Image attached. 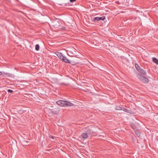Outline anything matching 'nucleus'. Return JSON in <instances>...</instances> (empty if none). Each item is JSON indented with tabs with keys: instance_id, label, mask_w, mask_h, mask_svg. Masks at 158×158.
<instances>
[{
	"instance_id": "18",
	"label": "nucleus",
	"mask_w": 158,
	"mask_h": 158,
	"mask_svg": "<svg viewBox=\"0 0 158 158\" xmlns=\"http://www.w3.org/2000/svg\"><path fill=\"white\" fill-rule=\"evenodd\" d=\"M135 131L138 136H140V134L139 133V131L137 130L136 129L135 130Z\"/></svg>"
},
{
	"instance_id": "11",
	"label": "nucleus",
	"mask_w": 158,
	"mask_h": 158,
	"mask_svg": "<svg viewBox=\"0 0 158 158\" xmlns=\"http://www.w3.org/2000/svg\"><path fill=\"white\" fill-rule=\"evenodd\" d=\"M86 133H87L88 134H91L93 133V132L91 129L89 130L88 129V130L86 131Z\"/></svg>"
},
{
	"instance_id": "23",
	"label": "nucleus",
	"mask_w": 158,
	"mask_h": 158,
	"mask_svg": "<svg viewBox=\"0 0 158 158\" xmlns=\"http://www.w3.org/2000/svg\"><path fill=\"white\" fill-rule=\"evenodd\" d=\"M76 0H70V2H74L76 1Z\"/></svg>"
},
{
	"instance_id": "6",
	"label": "nucleus",
	"mask_w": 158,
	"mask_h": 158,
	"mask_svg": "<svg viewBox=\"0 0 158 158\" xmlns=\"http://www.w3.org/2000/svg\"><path fill=\"white\" fill-rule=\"evenodd\" d=\"M73 105V104L70 102H67L65 101L64 106H71Z\"/></svg>"
},
{
	"instance_id": "2",
	"label": "nucleus",
	"mask_w": 158,
	"mask_h": 158,
	"mask_svg": "<svg viewBox=\"0 0 158 158\" xmlns=\"http://www.w3.org/2000/svg\"><path fill=\"white\" fill-rule=\"evenodd\" d=\"M138 77L143 82L146 83L149 81V79L147 78L142 76L140 74H138L137 75Z\"/></svg>"
},
{
	"instance_id": "17",
	"label": "nucleus",
	"mask_w": 158,
	"mask_h": 158,
	"mask_svg": "<svg viewBox=\"0 0 158 158\" xmlns=\"http://www.w3.org/2000/svg\"><path fill=\"white\" fill-rule=\"evenodd\" d=\"M39 45L38 44H37L35 46V49L36 51H38L39 49Z\"/></svg>"
},
{
	"instance_id": "21",
	"label": "nucleus",
	"mask_w": 158,
	"mask_h": 158,
	"mask_svg": "<svg viewBox=\"0 0 158 158\" xmlns=\"http://www.w3.org/2000/svg\"><path fill=\"white\" fill-rule=\"evenodd\" d=\"M61 85H64L67 86V85L68 84L65 83H63H63H61Z\"/></svg>"
},
{
	"instance_id": "4",
	"label": "nucleus",
	"mask_w": 158,
	"mask_h": 158,
	"mask_svg": "<svg viewBox=\"0 0 158 158\" xmlns=\"http://www.w3.org/2000/svg\"><path fill=\"white\" fill-rule=\"evenodd\" d=\"M65 101L64 100H59L56 102V104L61 106H64L65 103Z\"/></svg>"
},
{
	"instance_id": "12",
	"label": "nucleus",
	"mask_w": 158,
	"mask_h": 158,
	"mask_svg": "<svg viewBox=\"0 0 158 158\" xmlns=\"http://www.w3.org/2000/svg\"><path fill=\"white\" fill-rule=\"evenodd\" d=\"M135 67L138 71L141 69L139 66L137 64H135Z\"/></svg>"
},
{
	"instance_id": "16",
	"label": "nucleus",
	"mask_w": 158,
	"mask_h": 158,
	"mask_svg": "<svg viewBox=\"0 0 158 158\" xmlns=\"http://www.w3.org/2000/svg\"><path fill=\"white\" fill-rule=\"evenodd\" d=\"M131 127L134 130V131H135V130L137 129L135 127V125L134 124H132L131 125Z\"/></svg>"
},
{
	"instance_id": "8",
	"label": "nucleus",
	"mask_w": 158,
	"mask_h": 158,
	"mask_svg": "<svg viewBox=\"0 0 158 158\" xmlns=\"http://www.w3.org/2000/svg\"><path fill=\"white\" fill-rule=\"evenodd\" d=\"M62 61H63L64 62L66 63H71V61L70 60H68L67 59H66L65 57H64V58H63Z\"/></svg>"
},
{
	"instance_id": "20",
	"label": "nucleus",
	"mask_w": 158,
	"mask_h": 158,
	"mask_svg": "<svg viewBox=\"0 0 158 158\" xmlns=\"http://www.w3.org/2000/svg\"><path fill=\"white\" fill-rule=\"evenodd\" d=\"M7 91L8 92L12 93L13 92V91L11 89H8L7 90Z\"/></svg>"
},
{
	"instance_id": "24",
	"label": "nucleus",
	"mask_w": 158,
	"mask_h": 158,
	"mask_svg": "<svg viewBox=\"0 0 158 158\" xmlns=\"http://www.w3.org/2000/svg\"><path fill=\"white\" fill-rule=\"evenodd\" d=\"M49 137L50 138H51L52 139H54V137H53V136H52V135H49Z\"/></svg>"
},
{
	"instance_id": "25",
	"label": "nucleus",
	"mask_w": 158,
	"mask_h": 158,
	"mask_svg": "<svg viewBox=\"0 0 158 158\" xmlns=\"http://www.w3.org/2000/svg\"><path fill=\"white\" fill-rule=\"evenodd\" d=\"M2 74V73L0 71V75H1Z\"/></svg>"
},
{
	"instance_id": "19",
	"label": "nucleus",
	"mask_w": 158,
	"mask_h": 158,
	"mask_svg": "<svg viewBox=\"0 0 158 158\" xmlns=\"http://www.w3.org/2000/svg\"><path fill=\"white\" fill-rule=\"evenodd\" d=\"M59 58L61 60H63V58H64V56H63V55L61 56H60V57H59Z\"/></svg>"
},
{
	"instance_id": "13",
	"label": "nucleus",
	"mask_w": 158,
	"mask_h": 158,
	"mask_svg": "<svg viewBox=\"0 0 158 158\" xmlns=\"http://www.w3.org/2000/svg\"><path fill=\"white\" fill-rule=\"evenodd\" d=\"M56 54L57 56L59 58L63 54L62 53L60 52H56Z\"/></svg>"
},
{
	"instance_id": "9",
	"label": "nucleus",
	"mask_w": 158,
	"mask_h": 158,
	"mask_svg": "<svg viewBox=\"0 0 158 158\" xmlns=\"http://www.w3.org/2000/svg\"><path fill=\"white\" fill-rule=\"evenodd\" d=\"M121 109L120 110H123L124 111L127 112V113H130V110H129L128 109L125 108L124 107H121Z\"/></svg>"
},
{
	"instance_id": "7",
	"label": "nucleus",
	"mask_w": 158,
	"mask_h": 158,
	"mask_svg": "<svg viewBox=\"0 0 158 158\" xmlns=\"http://www.w3.org/2000/svg\"><path fill=\"white\" fill-rule=\"evenodd\" d=\"M138 72L142 74L145 75L146 74V72L144 70L140 69Z\"/></svg>"
},
{
	"instance_id": "15",
	"label": "nucleus",
	"mask_w": 158,
	"mask_h": 158,
	"mask_svg": "<svg viewBox=\"0 0 158 158\" xmlns=\"http://www.w3.org/2000/svg\"><path fill=\"white\" fill-rule=\"evenodd\" d=\"M99 21L101 20L103 21L106 19V17L105 16H103L102 17H99Z\"/></svg>"
},
{
	"instance_id": "22",
	"label": "nucleus",
	"mask_w": 158,
	"mask_h": 158,
	"mask_svg": "<svg viewBox=\"0 0 158 158\" xmlns=\"http://www.w3.org/2000/svg\"><path fill=\"white\" fill-rule=\"evenodd\" d=\"M66 29V28L64 27H63L61 28V29L62 30H65Z\"/></svg>"
},
{
	"instance_id": "10",
	"label": "nucleus",
	"mask_w": 158,
	"mask_h": 158,
	"mask_svg": "<svg viewBox=\"0 0 158 158\" xmlns=\"http://www.w3.org/2000/svg\"><path fill=\"white\" fill-rule=\"evenodd\" d=\"M153 61L156 63V64H158V60L156 58L153 57L152 58Z\"/></svg>"
},
{
	"instance_id": "14",
	"label": "nucleus",
	"mask_w": 158,
	"mask_h": 158,
	"mask_svg": "<svg viewBox=\"0 0 158 158\" xmlns=\"http://www.w3.org/2000/svg\"><path fill=\"white\" fill-rule=\"evenodd\" d=\"M92 19L94 21V22H96V21H98L99 20V17H93L92 18Z\"/></svg>"
},
{
	"instance_id": "3",
	"label": "nucleus",
	"mask_w": 158,
	"mask_h": 158,
	"mask_svg": "<svg viewBox=\"0 0 158 158\" xmlns=\"http://www.w3.org/2000/svg\"><path fill=\"white\" fill-rule=\"evenodd\" d=\"M52 26L55 28H58L60 26V22L57 21L55 20L52 23Z\"/></svg>"
},
{
	"instance_id": "1",
	"label": "nucleus",
	"mask_w": 158,
	"mask_h": 158,
	"mask_svg": "<svg viewBox=\"0 0 158 158\" xmlns=\"http://www.w3.org/2000/svg\"><path fill=\"white\" fill-rule=\"evenodd\" d=\"M76 50L73 47L69 48L67 51V53L68 55L70 56H73L75 54Z\"/></svg>"
},
{
	"instance_id": "5",
	"label": "nucleus",
	"mask_w": 158,
	"mask_h": 158,
	"mask_svg": "<svg viewBox=\"0 0 158 158\" xmlns=\"http://www.w3.org/2000/svg\"><path fill=\"white\" fill-rule=\"evenodd\" d=\"M81 137L84 139H86L88 137L87 133L86 132L83 133L81 135Z\"/></svg>"
}]
</instances>
